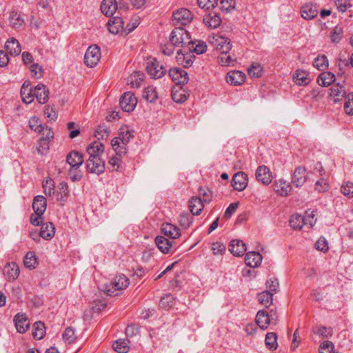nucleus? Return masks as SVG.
I'll return each mask as SVG.
<instances>
[{
    "label": "nucleus",
    "instance_id": "obj_45",
    "mask_svg": "<svg viewBox=\"0 0 353 353\" xmlns=\"http://www.w3.org/2000/svg\"><path fill=\"white\" fill-rule=\"evenodd\" d=\"M24 265L29 269H34L37 264V258L33 252H28L24 256Z\"/></svg>",
    "mask_w": 353,
    "mask_h": 353
},
{
    "label": "nucleus",
    "instance_id": "obj_6",
    "mask_svg": "<svg viewBox=\"0 0 353 353\" xmlns=\"http://www.w3.org/2000/svg\"><path fill=\"white\" fill-rule=\"evenodd\" d=\"M108 30L113 34H120L121 35H127L132 30H134L137 26L135 23H126L124 27V23H106Z\"/></svg>",
    "mask_w": 353,
    "mask_h": 353
},
{
    "label": "nucleus",
    "instance_id": "obj_37",
    "mask_svg": "<svg viewBox=\"0 0 353 353\" xmlns=\"http://www.w3.org/2000/svg\"><path fill=\"white\" fill-rule=\"evenodd\" d=\"M330 96L335 98V102L342 99L346 96L344 87L340 83L334 84L330 88Z\"/></svg>",
    "mask_w": 353,
    "mask_h": 353
},
{
    "label": "nucleus",
    "instance_id": "obj_59",
    "mask_svg": "<svg viewBox=\"0 0 353 353\" xmlns=\"http://www.w3.org/2000/svg\"><path fill=\"white\" fill-rule=\"evenodd\" d=\"M334 3L338 10L341 12L352 7L351 0H335Z\"/></svg>",
    "mask_w": 353,
    "mask_h": 353
},
{
    "label": "nucleus",
    "instance_id": "obj_32",
    "mask_svg": "<svg viewBox=\"0 0 353 353\" xmlns=\"http://www.w3.org/2000/svg\"><path fill=\"white\" fill-rule=\"evenodd\" d=\"M5 47L7 52L12 56L19 55L21 51V48L19 41L13 37L8 39V41L6 43Z\"/></svg>",
    "mask_w": 353,
    "mask_h": 353
},
{
    "label": "nucleus",
    "instance_id": "obj_29",
    "mask_svg": "<svg viewBox=\"0 0 353 353\" xmlns=\"http://www.w3.org/2000/svg\"><path fill=\"white\" fill-rule=\"evenodd\" d=\"M134 131L128 126L121 127L119 129L118 142H121L123 145H127L130 139L134 137Z\"/></svg>",
    "mask_w": 353,
    "mask_h": 353
},
{
    "label": "nucleus",
    "instance_id": "obj_49",
    "mask_svg": "<svg viewBox=\"0 0 353 353\" xmlns=\"http://www.w3.org/2000/svg\"><path fill=\"white\" fill-rule=\"evenodd\" d=\"M128 341L125 339H119L116 341L112 347L118 353H127L129 351Z\"/></svg>",
    "mask_w": 353,
    "mask_h": 353
},
{
    "label": "nucleus",
    "instance_id": "obj_46",
    "mask_svg": "<svg viewBox=\"0 0 353 353\" xmlns=\"http://www.w3.org/2000/svg\"><path fill=\"white\" fill-rule=\"evenodd\" d=\"M313 65L319 70H325L328 68V59L325 55H319L313 62Z\"/></svg>",
    "mask_w": 353,
    "mask_h": 353
},
{
    "label": "nucleus",
    "instance_id": "obj_15",
    "mask_svg": "<svg viewBox=\"0 0 353 353\" xmlns=\"http://www.w3.org/2000/svg\"><path fill=\"white\" fill-rule=\"evenodd\" d=\"M3 274L8 281H14L19 276V268L14 262L8 263L3 268Z\"/></svg>",
    "mask_w": 353,
    "mask_h": 353
},
{
    "label": "nucleus",
    "instance_id": "obj_48",
    "mask_svg": "<svg viewBox=\"0 0 353 353\" xmlns=\"http://www.w3.org/2000/svg\"><path fill=\"white\" fill-rule=\"evenodd\" d=\"M62 338L65 343H73L77 339L74 330L72 327H68L62 334Z\"/></svg>",
    "mask_w": 353,
    "mask_h": 353
},
{
    "label": "nucleus",
    "instance_id": "obj_4",
    "mask_svg": "<svg viewBox=\"0 0 353 353\" xmlns=\"http://www.w3.org/2000/svg\"><path fill=\"white\" fill-rule=\"evenodd\" d=\"M100 58V48L96 45L90 46L84 56L85 63L89 67L93 68L99 63Z\"/></svg>",
    "mask_w": 353,
    "mask_h": 353
},
{
    "label": "nucleus",
    "instance_id": "obj_20",
    "mask_svg": "<svg viewBox=\"0 0 353 353\" xmlns=\"http://www.w3.org/2000/svg\"><path fill=\"white\" fill-rule=\"evenodd\" d=\"M319 13L317 6L311 3L304 5L301 10V14L305 20H312Z\"/></svg>",
    "mask_w": 353,
    "mask_h": 353
},
{
    "label": "nucleus",
    "instance_id": "obj_54",
    "mask_svg": "<svg viewBox=\"0 0 353 353\" xmlns=\"http://www.w3.org/2000/svg\"><path fill=\"white\" fill-rule=\"evenodd\" d=\"M110 134L108 128L105 125H99L95 130V137L99 139H106Z\"/></svg>",
    "mask_w": 353,
    "mask_h": 353
},
{
    "label": "nucleus",
    "instance_id": "obj_57",
    "mask_svg": "<svg viewBox=\"0 0 353 353\" xmlns=\"http://www.w3.org/2000/svg\"><path fill=\"white\" fill-rule=\"evenodd\" d=\"M172 98L176 103H183L187 100V97L183 93L181 88H179V90L175 88L172 90Z\"/></svg>",
    "mask_w": 353,
    "mask_h": 353
},
{
    "label": "nucleus",
    "instance_id": "obj_12",
    "mask_svg": "<svg viewBox=\"0 0 353 353\" xmlns=\"http://www.w3.org/2000/svg\"><path fill=\"white\" fill-rule=\"evenodd\" d=\"M193 19V14L187 8L178 9L172 14V20L176 22H191Z\"/></svg>",
    "mask_w": 353,
    "mask_h": 353
},
{
    "label": "nucleus",
    "instance_id": "obj_7",
    "mask_svg": "<svg viewBox=\"0 0 353 353\" xmlns=\"http://www.w3.org/2000/svg\"><path fill=\"white\" fill-rule=\"evenodd\" d=\"M146 71L153 79H159L166 72L164 67L154 59L147 63Z\"/></svg>",
    "mask_w": 353,
    "mask_h": 353
},
{
    "label": "nucleus",
    "instance_id": "obj_64",
    "mask_svg": "<svg viewBox=\"0 0 353 353\" xmlns=\"http://www.w3.org/2000/svg\"><path fill=\"white\" fill-rule=\"evenodd\" d=\"M334 344L330 341L323 342L320 345L319 353H333Z\"/></svg>",
    "mask_w": 353,
    "mask_h": 353
},
{
    "label": "nucleus",
    "instance_id": "obj_62",
    "mask_svg": "<svg viewBox=\"0 0 353 353\" xmlns=\"http://www.w3.org/2000/svg\"><path fill=\"white\" fill-rule=\"evenodd\" d=\"M314 216V211H306L305 216H303V219L304 220L303 225H308L310 228L312 227L316 223Z\"/></svg>",
    "mask_w": 353,
    "mask_h": 353
},
{
    "label": "nucleus",
    "instance_id": "obj_42",
    "mask_svg": "<svg viewBox=\"0 0 353 353\" xmlns=\"http://www.w3.org/2000/svg\"><path fill=\"white\" fill-rule=\"evenodd\" d=\"M144 74L141 72H134L130 75L128 82L134 88H139L143 80Z\"/></svg>",
    "mask_w": 353,
    "mask_h": 353
},
{
    "label": "nucleus",
    "instance_id": "obj_2",
    "mask_svg": "<svg viewBox=\"0 0 353 353\" xmlns=\"http://www.w3.org/2000/svg\"><path fill=\"white\" fill-rule=\"evenodd\" d=\"M210 45L220 52H229L232 47L230 39L219 34H211L208 37Z\"/></svg>",
    "mask_w": 353,
    "mask_h": 353
},
{
    "label": "nucleus",
    "instance_id": "obj_50",
    "mask_svg": "<svg viewBox=\"0 0 353 353\" xmlns=\"http://www.w3.org/2000/svg\"><path fill=\"white\" fill-rule=\"evenodd\" d=\"M265 345L270 350H276L278 346L277 335L274 332H268L265 336Z\"/></svg>",
    "mask_w": 353,
    "mask_h": 353
},
{
    "label": "nucleus",
    "instance_id": "obj_21",
    "mask_svg": "<svg viewBox=\"0 0 353 353\" xmlns=\"http://www.w3.org/2000/svg\"><path fill=\"white\" fill-rule=\"evenodd\" d=\"M255 176L257 181L263 184H269L272 181L270 170L265 165H261L257 168Z\"/></svg>",
    "mask_w": 353,
    "mask_h": 353
},
{
    "label": "nucleus",
    "instance_id": "obj_31",
    "mask_svg": "<svg viewBox=\"0 0 353 353\" xmlns=\"http://www.w3.org/2000/svg\"><path fill=\"white\" fill-rule=\"evenodd\" d=\"M161 230L165 236L172 239H176L181 236L179 229L174 225L169 223L162 224Z\"/></svg>",
    "mask_w": 353,
    "mask_h": 353
},
{
    "label": "nucleus",
    "instance_id": "obj_24",
    "mask_svg": "<svg viewBox=\"0 0 353 353\" xmlns=\"http://www.w3.org/2000/svg\"><path fill=\"white\" fill-rule=\"evenodd\" d=\"M203 201L201 197L192 196L189 201V208L193 215H199L204 208Z\"/></svg>",
    "mask_w": 353,
    "mask_h": 353
},
{
    "label": "nucleus",
    "instance_id": "obj_25",
    "mask_svg": "<svg viewBox=\"0 0 353 353\" xmlns=\"http://www.w3.org/2000/svg\"><path fill=\"white\" fill-rule=\"evenodd\" d=\"M117 9L116 0H103L101 4V10L108 17H112Z\"/></svg>",
    "mask_w": 353,
    "mask_h": 353
},
{
    "label": "nucleus",
    "instance_id": "obj_34",
    "mask_svg": "<svg viewBox=\"0 0 353 353\" xmlns=\"http://www.w3.org/2000/svg\"><path fill=\"white\" fill-rule=\"evenodd\" d=\"M55 234V228L52 223H43L40 230V236L46 240L51 239Z\"/></svg>",
    "mask_w": 353,
    "mask_h": 353
},
{
    "label": "nucleus",
    "instance_id": "obj_39",
    "mask_svg": "<svg viewBox=\"0 0 353 353\" xmlns=\"http://www.w3.org/2000/svg\"><path fill=\"white\" fill-rule=\"evenodd\" d=\"M326 172L321 174V178L315 183V190L319 192H325L329 190L330 185L327 182Z\"/></svg>",
    "mask_w": 353,
    "mask_h": 353
},
{
    "label": "nucleus",
    "instance_id": "obj_44",
    "mask_svg": "<svg viewBox=\"0 0 353 353\" xmlns=\"http://www.w3.org/2000/svg\"><path fill=\"white\" fill-rule=\"evenodd\" d=\"M143 97L148 102H154L158 98V94L156 88L152 85L145 88L143 93Z\"/></svg>",
    "mask_w": 353,
    "mask_h": 353
},
{
    "label": "nucleus",
    "instance_id": "obj_26",
    "mask_svg": "<svg viewBox=\"0 0 353 353\" xmlns=\"http://www.w3.org/2000/svg\"><path fill=\"white\" fill-rule=\"evenodd\" d=\"M294 82L299 85H306L310 82L309 72L304 70L298 69L293 74Z\"/></svg>",
    "mask_w": 353,
    "mask_h": 353
},
{
    "label": "nucleus",
    "instance_id": "obj_27",
    "mask_svg": "<svg viewBox=\"0 0 353 353\" xmlns=\"http://www.w3.org/2000/svg\"><path fill=\"white\" fill-rule=\"evenodd\" d=\"M34 212L39 215H43L46 210V199L43 196H35L32 202Z\"/></svg>",
    "mask_w": 353,
    "mask_h": 353
},
{
    "label": "nucleus",
    "instance_id": "obj_22",
    "mask_svg": "<svg viewBox=\"0 0 353 353\" xmlns=\"http://www.w3.org/2000/svg\"><path fill=\"white\" fill-rule=\"evenodd\" d=\"M67 163L71 166L72 169L79 168L83 163V155L76 151L70 152L67 156Z\"/></svg>",
    "mask_w": 353,
    "mask_h": 353
},
{
    "label": "nucleus",
    "instance_id": "obj_16",
    "mask_svg": "<svg viewBox=\"0 0 353 353\" xmlns=\"http://www.w3.org/2000/svg\"><path fill=\"white\" fill-rule=\"evenodd\" d=\"M17 330L19 333H25L30 327V322L25 314H17L14 317Z\"/></svg>",
    "mask_w": 353,
    "mask_h": 353
},
{
    "label": "nucleus",
    "instance_id": "obj_56",
    "mask_svg": "<svg viewBox=\"0 0 353 353\" xmlns=\"http://www.w3.org/2000/svg\"><path fill=\"white\" fill-rule=\"evenodd\" d=\"M343 32L342 28L339 26H335L330 32V38L332 42L335 43H339L341 39Z\"/></svg>",
    "mask_w": 353,
    "mask_h": 353
},
{
    "label": "nucleus",
    "instance_id": "obj_11",
    "mask_svg": "<svg viewBox=\"0 0 353 353\" xmlns=\"http://www.w3.org/2000/svg\"><path fill=\"white\" fill-rule=\"evenodd\" d=\"M248 182V175L243 172H239L233 176L232 185L235 190L243 191L246 188Z\"/></svg>",
    "mask_w": 353,
    "mask_h": 353
},
{
    "label": "nucleus",
    "instance_id": "obj_60",
    "mask_svg": "<svg viewBox=\"0 0 353 353\" xmlns=\"http://www.w3.org/2000/svg\"><path fill=\"white\" fill-rule=\"evenodd\" d=\"M345 112L349 115H353V93H349L344 104Z\"/></svg>",
    "mask_w": 353,
    "mask_h": 353
},
{
    "label": "nucleus",
    "instance_id": "obj_33",
    "mask_svg": "<svg viewBox=\"0 0 353 353\" xmlns=\"http://www.w3.org/2000/svg\"><path fill=\"white\" fill-rule=\"evenodd\" d=\"M256 323L262 330H265L270 323V319L268 312L265 310H260L256 316Z\"/></svg>",
    "mask_w": 353,
    "mask_h": 353
},
{
    "label": "nucleus",
    "instance_id": "obj_36",
    "mask_svg": "<svg viewBox=\"0 0 353 353\" xmlns=\"http://www.w3.org/2000/svg\"><path fill=\"white\" fill-rule=\"evenodd\" d=\"M335 81V75L330 72H323L317 78L319 85L327 87Z\"/></svg>",
    "mask_w": 353,
    "mask_h": 353
},
{
    "label": "nucleus",
    "instance_id": "obj_19",
    "mask_svg": "<svg viewBox=\"0 0 353 353\" xmlns=\"http://www.w3.org/2000/svg\"><path fill=\"white\" fill-rule=\"evenodd\" d=\"M274 192L281 196H286L291 191L292 188L290 184L282 179L276 181L273 184Z\"/></svg>",
    "mask_w": 353,
    "mask_h": 353
},
{
    "label": "nucleus",
    "instance_id": "obj_30",
    "mask_svg": "<svg viewBox=\"0 0 353 353\" xmlns=\"http://www.w3.org/2000/svg\"><path fill=\"white\" fill-rule=\"evenodd\" d=\"M155 243L158 249L164 254L168 253L173 245L172 241L162 236H157L155 238Z\"/></svg>",
    "mask_w": 353,
    "mask_h": 353
},
{
    "label": "nucleus",
    "instance_id": "obj_61",
    "mask_svg": "<svg viewBox=\"0 0 353 353\" xmlns=\"http://www.w3.org/2000/svg\"><path fill=\"white\" fill-rule=\"evenodd\" d=\"M341 192L346 196L353 197V183L351 182H345L341 187Z\"/></svg>",
    "mask_w": 353,
    "mask_h": 353
},
{
    "label": "nucleus",
    "instance_id": "obj_38",
    "mask_svg": "<svg viewBox=\"0 0 353 353\" xmlns=\"http://www.w3.org/2000/svg\"><path fill=\"white\" fill-rule=\"evenodd\" d=\"M188 50L194 54H201L207 50V44L203 41L198 40L188 44Z\"/></svg>",
    "mask_w": 353,
    "mask_h": 353
},
{
    "label": "nucleus",
    "instance_id": "obj_14",
    "mask_svg": "<svg viewBox=\"0 0 353 353\" xmlns=\"http://www.w3.org/2000/svg\"><path fill=\"white\" fill-rule=\"evenodd\" d=\"M34 95L37 101L41 104L46 103L49 99V90L41 83L38 84L34 88Z\"/></svg>",
    "mask_w": 353,
    "mask_h": 353
},
{
    "label": "nucleus",
    "instance_id": "obj_17",
    "mask_svg": "<svg viewBox=\"0 0 353 353\" xmlns=\"http://www.w3.org/2000/svg\"><path fill=\"white\" fill-rule=\"evenodd\" d=\"M230 252L236 256H241L246 251L245 244L241 240L233 239L230 241L229 246Z\"/></svg>",
    "mask_w": 353,
    "mask_h": 353
},
{
    "label": "nucleus",
    "instance_id": "obj_52",
    "mask_svg": "<svg viewBox=\"0 0 353 353\" xmlns=\"http://www.w3.org/2000/svg\"><path fill=\"white\" fill-rule=\"evenodd\" d=\"M111 145L119 156H123L127 152L126 145H123L121 142H118V139L117 138L112 139Z\"/></svg>",
    "mask_w": 353,
    "mask_h": 353
},
{
    "label": "nucleus",
    "instance_id": "obj_1",
    "mask_svg": "<svg viewBox=\"0 0 353 353\" xmlns=\"http://www.w3.org/2000/svg\"><path fill=\"white\" fill-rule=\"evenodd\" d=\"M130 284L129 279L123 274L117 276L114 281L109 283H104L99 288L108 296H117V290L125 289Z\"/></svg>",
    "mask_w": 353,
    "mask_h": 353
},
{
    "label": "nucleus",
    "instance_id": "obj_9",
    "mask_svg": "<svg viewBox=\"0 0 353 353\" xmlns=\"http://www.w3.org/2000/svg\"><path fill=\"white\" fill-rule=\"evenodd\" d=\"M88 172L99 175L105 171V162L101 159L90 158L86 161Z\"/></svg>",
    "mask_w": 353,
    "mask_h": 353
},
{
    "label": "nucleus",
    "instance_id": "obj_13",
    "mask_svg": "<svg viewBox=\"0 0 353 353\" xmlns=\"http://www.w3.org/2000/svg\"><path fill=\"white\" fill-rule=\"evenodd\" d=\"M306 169L304 167H297L292 175V183L297 188L303 185L307 180Z\"/></svg>",
    "mask_w": 353,
    "mask_h": 353
},
{
    "label": "nucleus",
    "instance_id": "obj_40",
    "mask_svg": "<svg viewBox=\"0 0 353 353\" xmlns=\"http://www.w3.org/2000/svg\"><path fill=\"white\" fill-rule=\"evenodd\" d=\"M34 90L31 88H28L27 86H21V97L23 103L26 104H29L32 103L34 100Z\"/></svg>",
    "mask_w": 353,
    "mask_h": 353
},
{
    "label": "nucleus",
    "instance_id": "obj_23",
    "mask_svg": "<svg viewBox=\"0 0 353 353\" xmlns=\"http://www.w3.org/2000/svg\"><path fill=\"white\" fill-rule=\"evenodd\" d=\"M104 151V145L99 141L92 142L87 148V152L90 158L101 159L100 156Z\"/></svg>",
    "mask_w": 353,
    "mask_h": 353
},
{
    "label": "nucleus",
    "instance_id": "obj_5",
    "mask_svg": "<svg viewBox=\"0 0 353 353\" xmlns=\"http://www.w3.org/2000/svg\"><path fill=\"white\" fill-rule=\"evenodd\" d=\"M137 99L131 92H125L121 97L120 106L121 109L127 112L133 111L137 105Z\"/></svg>",
    "mask_w": 353,
    "mask_h": 353
},
{
    "label": "nucleus",
    "instance_id": "obj_18",
    "mask_svg": "<svg viewBox=\"0 0 353 353\" xmlns=\"http://www.w3.org/2000/svg\"><path fill=\"white\" fill-rule=\"evenodd\" d=\"M245 78V74L241 71L234 70L228 73L226 81L231 85H239L244 83Z\"/></svg>",
    "mask_w": 353,
    "mask_h": 353
},
{
    "label": "nucleus",
    "instance_id": "obj_3",
    "mask_svg": "<svg viewBox=\"0 0 353 353\" xmlns=\"http://www.w3.org/2000/svg\"><path fill=\"white\" fill-rule=\"evenodd\" d=\"M170 40L176 46H188L192 43L190 33L183 27L175 28L171 32Z\"/></svg>",
    "mask_w": 353,
    "mask_h": 353
},
{
    "label": "nucleus",
    "instance_id": "obj_41",
    "mask_svg": "<svg viewBox=\"0 0 353 353\" xmlns=\"http://www.w3.org/2000/svg\"><path fill=\"white\" fill-rule=\"evenodd\" d=\"M57 201L63 203L67 201L69 195L68 186L66 183L61 182L58 186Z\"/></svg>",
    "mask_w": 353,
    "mask_h": 353
},
{
    "label": "nucleus",
    "instance_id": "obj_63",
    "mask_svg": "<svg viewBox=\"0 0 353 353\" xmlns=\"http://www.w3.org/2000/svg\"><path fill=\"white\" fill-rule=\"evenodd\" d=\"M30 71L32 76L35 79H39L43 76V70L42 67L39 66L37 63H32L30 65Z\"/></svg>",
    "mask_w": 353,
    "mask_h": 353
},
{
    "label": "nucleus",
    "instance_id": "obj_43",
    "mask_svg": "<svg viewBox=\"0 0 353 353\" xmlns=\"http://www.w3.org/2000/svg\"><path fill=\"white\" fill-rule=\"evenodd\" d=\"M273 293L270 291L265 290L258 294V300L261 304L265 307H269L272 303Z\"/></svg>",
    "mask_w": 353,
    "mask_h": 353
},
{
    "label": "nucleus",
    "instance_id": "obj_53",
    "mask_svg": "<svg viewBox=\"0 0 353 353\" xmlns=\"http://www.w3.org/2000/svg\"><path fill=\"white\" fill-rule=\"evenodd\" d=\"M179 223L183 228H188L192 223V217L187 212H183L180 214Z\"/></svg>",
    "mask_w": 353,
    "mask_h": 353
},
{
    "label": "nucleus",
    "instance_id": "obj_28",
    "mask_svg": "<svg viewBox=\"0 0 353 353\" xmlns=\"http://www.w3.org/2000/svg\"><path fill=\"white\" fill-rule=\"evenodd\" d=\"M262 259V256L259 252H249L246 254L245 261L248 266L256 268L260 265Z\"/></svg>",
    "mask_w": 353,
    "mask_h": 353
},
{
    "label": "nucleus",
    "instance_id": "obj_58",
    "mask_svg": "<svg viewBox=\"0 0 353 353\" xmlns=\"http://www.w3.org/2000/svg\"><path fill=\"white\" fill-rule=\"evenodd\" d=\"M29 127L34 131L41 132L43 126L39 118L36 117H31L29 120Z\"/></svg>",
    "mask_w": 353,
    "mask_h": 353
},
{
    "label": "nucleus",
    "instance_id": "obj_35",
    "mask_svg": "<svg viewBox=\"0 0 353 353\" xmlns=\"http://www.w3.org/2000/svg\"><path fill=\"white\" fill-rule=\"evenodd\" d=\"M237 58L228 52H221L218 57V63L222 66H233L236 63Z\"/></svg>",
    "mask_w": 353,
    "mask_h": 353
},
{
    "label": "nucleus",
    "instance_id": "obj_47",
    "mask_svg": "<svg viewBox=\"0 0 353 353\" xmlns=\"http://www.w3.org/2000/svg\"><path fill=\"white\" fill-rule=\"evenodd\" d=\"M33 336L36 339H41L46 333V327L43 323L41 321H38L34 323L33 325Z\"/></svg>",
    "mask_w": 353,
    "mask_h": 353
},
{
    "label": "nucleus",
    "instance_id": "obj_55",
    "mask_svg": "<svg viewBox=\"0 0 353 353\" xmlns=\"http://www.w3.org/2000/svg\"><path fill=\"white\" fill-rule=\"evenodd\" d=\"M250 76L253 77H260L262 75L263 68L259 63H253L248 70Z\"/></svg>",
    "mask_w": 353,
    "mask_h": 353
},
{
    "label": "nucleus",
    "instance_id": "obj_51",
    "mask_svg": "<svg viewBox=\"0 0 353 353\" xmlns=\"http://www.w3.org/2000/svg\"><path fill=\"white\" fill-rule=\"evenodd\" d=\"M303 216L299 214L292 215L290 219V225L294 230H301L303 226Z\"/></svg>",
    "mask_w": 353,
    "mask_h": 353
},
{
    "label": "nucleus",
    "instance_id": "obj_8",
    "mask_svg": "<svg viewBox=\"0 0 353 353\" xmlns=\"http://www.w3.org/2000/svg\"><path fill=\"white\" fill-rule=\"evenodd\" d=\"M195 56L188 49L180 50L176 56V60L179 65L185 68L191 66L194 61Z\"/></svg>",
    "mask_w": 353,
    "mask_h": 353
},
{
    "label": "nucleus",
    "instance_id": "obj_10",
    "mask_svg": "<svg viewBox=\"0 0 353 353\" xmlns=\"http://www.w3.org/2000/svg\"><path fill=\"white\" fill-rule=\"evenodd\" d=\"M169 76L174 82L179 85L185 84L188 81V72L179 68H171L169 70Z\"/></svg>",
    "mask_w": 353,
    "mask_h": 353
}]
</instances>
